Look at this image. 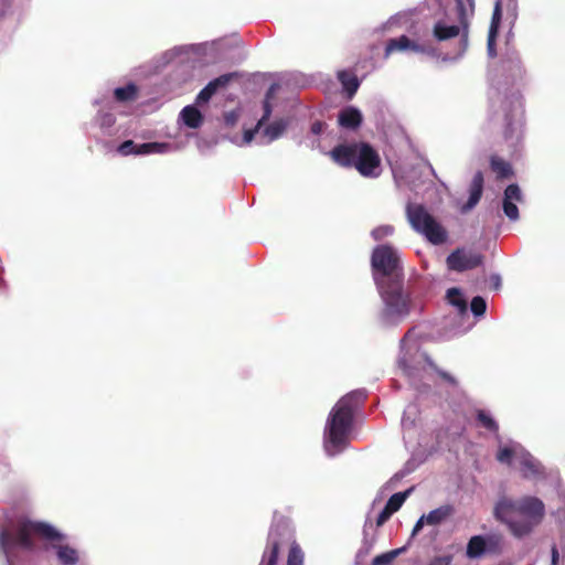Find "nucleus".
Here are the masks:
<instances>
[{"mask_svg":"<svg viewBox=\"0 0 565 565\" xmlns=\"http://www.w3.org/2000/svg\"><path fill=\"white\" fill-rule=\"evenodd\" d=\"M525 70L516 51H508L497 67L500 86L516 85L524 78ZM523 103L520 92L507 93L498 87L490 98L489 121L498 126L504 140L518 139L523 118Z\"/></svg>","mask_w":565,"mask_h":565,"instance_id":"nucleus-1","label":"nucleus"},{"mask_svg":"<svg viewBox=\"0 0 565 565\" xmlns=\"http://www.w3.org/2000/svg\"><path fill=\"white\" fill-rule=\"evenodd\" d=\"M65 534L46 522L21 518L17 520L11 530L1 532L0 544L4 553L9 554L14 547L35 552L39 550L38 541H42L45 543V551L55 550L62 565H76L79 561L78 551L65 544Z\"/></svg>","mask_w":565,"mask_h":565,"instance_id":"nucleus-2","label":"nucleus"},{"mask_svg":"<svg viewBox=\"0 0 565 565\" xmlns=\"http://www.w3.org/2000/svg\"><path fill=\"white\" fill-rule=\"evenodd\" d=\"M545 514L544 502L534 495L519 499L503 495L493 507L494 519L516 539L530 535L543 522Z\"/></svg>","mask_w":565,"mask_h":565,"instance_id":"nucleus-3","label":"nucleus"},{"mask_svg":"<svg viewBox=\"0 0 565 565\" xmlns=\"http://www.w3.org/2000/svg\"><path fill=\"white\" fill-rule=\"evenodd\" d=\"M366 399L364 390H356L341 397L330 412L327 423L328 441L335 448L343 446L353 424L354 412Z\"/></svg>","mask_w":565,"mask_h":565,"instance_id":"nucleus-4","label":"nucleus"},{"mask_svg":"<svg viewBox=\"0 0 565 565\" xmlns=\"http://www.w3.org/2000/svg\"><path fill=\"white\" fill-rule=\"evenodd\" d=\"M330 158L343 168H355L363 177H375L381 158L377 151L367 142H351L335 146L330 151Z\"/></svg>","mask_w":565,"mask_h":565,"instance_id":"nucleus-5","label":"nucleus"},{"mask_svg":"<svg viewBox=\"0 0 565 565\" xmlns=\"http://www.w3.org/2000/svg\"><path fill=\"white\" fill-rule=\"evenodd\" d=\"M371 267L376 286L394 281H404L401 256L397 249L391 245H379L373 249Z\"/></svg>","mask_w":565,"mask_h":565,"instance_id":"nucleus-6","label":"nucleus"},{"mask_svg":"<svg viewBox=\"0 0 565 565\" xmlns=\"http://www.w3.org/2000/svg\"><path fill=\"white\" fill-rule=\"evenodd\" d=\"M295 541V533L288 519L274 515L273 524L268 532L267 545L259 565H277L281 548L290 547Z\"/></svg>","mask_w":565,"mask_h":565,"instance_id":"nucleus-7","label":"nucleus"},{"mask_svg":"<svg viewBox=\"0 0 565 565\" xmlns=\"http://www.w3.org/2000/svg\"><path fill=\"white\" fill-rule=\"evenodd\" d=\"M406 213L412 227L423 234L430 243L439 245L446 242V230L422 204L409 203Z\"/></svg>","mask_w":565,"mask_h":565,"instance_id":"nucleus-8","label":"nucleus"},{"mask_svg":"<svg viewBox=\"0 0 565 565\" xmlns=\"http://www.w3.org/2000/svg\"><path fill=\"white\" fill-rule=\"evenodd\" d=\"M404 281H394L376 286L384 301V316L404 318L411 312V298L404 292Z\"/></svg>","mask_w":565,"mask_h":565,"instance_id":"nucleus-9","label":"nucleus"},{"mask_svg":"<svg viewBox=\"0 0 565 565\" xmlns=\"http://www.w3.org/2000/svg\"><path fill=\"white\" fill-rule=\"evenodd\" d=\"M504 548V536L500 532L487 535H473L469 539L466 555L470 559L482 557L484 554L501 555Z\"/></svg>","mask_w":565,"mask_h":565,"instance_id":"nucleus-10","label":"nucleus"},{"mask_svg":"<svg viewBox=\"0 0 565 565\" xmlns=\"http://www.w3.org/2000/svg\"><path fill=\"white\" fill-rule=\"evenodd\" d=\"M457 3V11L460 14V24L447 25L444 21H438L435 23L433 28V35L439 42L447 41L458 35H461L460 42L463 46V50H466L468 45V22L465 18L466 9L463 2Z\"/></svg>","mask_w":565,"mask_h":565,"instance_id":"nucleus-11","label":"nucleus"},{"mask_svg":"<svg viewBox=\"0 0 565 565\" xmlns=\"http://www.w3.org/2000/svg\"><path fill=\"white\" fill-rule=\"evenodd\" d=\"M483 255L466 248H457L447 259V267L454 271H466L479 267L483 263Z\"/></svg>","mask_w":565,"mask_h":565,"instance_id":"nucleus-12","label":"nucleus"},{"mask_svg":"<svg viewBox=\"0 0 565 565\" xmlns=\"http://www.w3.org/2000/svg\"><path fill=\"white\" fill-rule=\"evenodd\" d=\"M412 51L415 53H423L433 55L435 50L430 45L419 44L415 41H412L407 35H401L398 38L390 39L386 42L384 56L388 57L391 54L395 52H404Z\"/></svg>","mask_w":565,"mask_h":565,"instance_id":"nucleus-13","label":"nucleus"},{"mask_svg":"<svg viewBox=\"0 0 565 565\" xmlns=\"http://www.w3.org/2000/svg\"><path fill=\"white\" fill-rule=\"evenodd\" d=\"M520 470L524 479L545 478L544 466L529 452L521 456Z\"/></svg>","mask_w":565,"mask_h":565,"instance_id":"nucleus-14","label":"nucleus"},{"mask_svg":"<svg viewBox=\"0 0 565 565\" xmlns=\"http://www.w3.org/2000/svg\"><path fill=\"white\" fill-rule=\"evenodd\" d=\"M483 173L477 171L472 178L469 186V199L462 206V212H468L473 209L480 201L483 192Z\"/></svg>","mask_w":565,"mask_h":565,"instance_id":"nucleus-15","label":"nucleus"},{"mask_svg":"<svg viewBox=\"0 0 565 565\" xmlns=\"http://www.w3.org/2000/svg\"><path fill=\"white\" fill-rule=\"evenodd\" d=\"M339 125L347 129H356L362 124V114L354 107H347L340 111Z\"/></svg>","mask_w":565,"mask_h":565,"instance_id":"nucleus-16","label":"nucleus"},{"mask_svg":"<svg viewBox=\"0 0 565 565\" xmlns=\"http://www.w3.org/2000/svg\"><path fill=\"white\" fill-rule=\"evenodd\" d=\"M490 168L499 180L510 179L514 174L511 163L495 154L490 157Z\"/></svg>","mask_w":565,"mask_h":565,"instance_id":"nucleus-17","label":"nucleus"},{"mask_svg":"<svg viewBox=\"0 0 565 565\" xmlns=\"http://www.w3.org/2000/svg\"><path fill=\"white\" fill-rule=\"evenodd\" d=\"M181 118L185 126L189 128H199L203 122V116L201 111L194 106H185L181 110Z\"/></svg>","mask_w":565,"mask_h":565,"instance_id":"nucleus-18","label":"nucleus"},{"mask_svg":"<svg viewBox=\"0 0 565 565\" xmlns=\"http://www.w3.org/2000/svg\"><path fill=\"white\" fill-rule=\"evenodd\" d=\"M454 513V508L450 504L441 505L435 510H431L425 515L426 524L438 525L443 523L447 518Z\"/></svg>","mask_w":565,"mask_h":565,"instance_id":"nucleus-19","label":"nucleus"},{"mask_svg":"<svg viewBox=\"0 0 565 565\" xmlns=\"http://www.w3.org/2000/svg\"><path fill=\"white\" fill-rule=\"evenodd\" d=\"M338 79L342 84L344 90L348 93L349 98H351L356 93L360 86L358 77L348 71H340L338 73Z\"/></svg>","mask_w":565,"mask_h":565,"instance_id":"nucleus-20","label":"nucleus"},{"mask_svg":"<svg viewBox=\"0 0 565 565\" xmlns=\"http://www.w3.org/2000/svg\"><path fill=\"white\" fill-rule=\"evenodd\" d=\"M412 491H413V488H409L403 492L394 493L387 500L385 507L388 508V510L394 514L402 508L403 503L408 498V495L411 494Z\"/></svg>","mask_w":565,"mask_h":565,"instance_id":"nucleus-21","label":"nucleus"},{"mask_svg":"<svg viewBox=\"0 0 565 565\" xmlns=\"http://www.w3.org/2000/svg\"><path fill=\"white\" fill-rule=\"evenodd\" d=\"M137 86L135 84H128L125 87H118L114 92V96L118 102H130L137 97Z\"/></svg>","mask_w":565,"mask_h":565,"instance_id":"nucleus-22","label":"nucleus"},{"mask_svg":"<svg viewBox=\"0 0 565 565\" xmlns=\"http://www.w3.org/2000/svg\"><path fill=\"white\" fill-rule=\"evenodd\" d=\"M168 149L167 143L146 142L136 146L135 154L162 153Z\"/></svg>","mask_w":565,"mask_h":565,"instance_id":"nucleus-23","label":"nucleus"},{"mask_svg":"<svg viewBox=\"0 0 565 565\" xmlns=\"http://www.w3.org/2000/svg\"><path fill=\"white\" fill-rule=\"evenodd\" d=\"M447 299L449 303L458 308L460 312H465L467 310V302L458 288L448 289Z\"/></svg>","mask_w":565,"mask_h":565,"instance_id":"nucleus-24","label":"nucleus"},{"mask_svg":"<svg viewBox=\"0 0 565 565\" xmlns=\"http://www.w3.org/2000/svg\"><path fill=\"white\" fill-rule=\"evenodd\" d=\"M477 419H478L479 424L487 430H489L491 433L499 431L498 423L486 411L478 409L477 411Z\"/></svg>","mask_w":565,"mask_h":565,"instance_id":"nucleus-25","label":"nucleus"},{"mask_svg":"<svg viewBox=\"0 0 565 565\" xmlns=\"http://www.w3.org/2000/svg\"><path fill=\"white\" fill-rule=\"evenodd\" d=\"M285 129L286 124L282 120H277L266 127L265 135L268 137L269 141H271L280 137Z\"/></svg>","mask_w":565,"mask_h":565,"instance_id":"nucleus-26","label":"nucleus"},{"mask_svg":"<svg viewBox=\"0 0 565 565\" xmlns=\"http://www.w3.org/2000/svg\"><path fill=\"white\" fill-rule=\"evenodd\" d=\"M303 554L297 543H292L288 551L287 565H302Z\"/></svg>","mask_w":565,"mask_h":565,"instance_id":"nucleus-27","label":"nucleus"},{"mask_svg":"<svg viewBox=\"0 0 565 565\" xmlns=\"http://www.w3.org/2000/svg\"><path fill=\"white\" fill-rule=\"evenodd\" d=\"M501 3L502 2H495L494 9H493L491 23H490V28H489V32H491L492 34L499 32V28H500V23H501V19H502Z\"/></svg>","mask_w":565,"mask_h":565,"instance_id":"nucleus-28","label":"nucleus"},{"mask_svg":"<svg viewBox=\"0 0 565 565\" xmlns=\"http://www.w3.org/2000/svg\"><path fill=\"white\" fill-rule=\"evenodd\" d=\"M401 550H392L390 552L375 556L372 561V565H388L399 554Z\"/></svg>","mask_w":565,"mask_h":565,"instance_id":"nucleus-29","label":"nucleus"},{"mask_svg":"<svg viewBox=\"0 0 565 565\" xmlns=\"http://www.w3.org/2000/svg\"><path fill=\"white\" fill-rule=\"evenodd\" d=\"M503 200L512 201V202H521L522 193L518 184H509L504 190Z\"/></svg>","mask_w":565,"mask_h":565,"instance_id":"nucleus-30","label":"nucleus"},{"mask_svg":"<svg viewBox=\"0 0 565 565\" xmlns=\"http://www.w3.org/2000/svg\"><path fill=\"white\" fill-rule=\"evenodd\" d=\"M394 233V227L392 225H381L375 227L371 235L375 241H382L383 238L392 235Z\"/></svg>","mask_w":565,"mask_h":565,"instance_id":"nucleus-31","label":"nucleus"},{"mask_svg":"<svg viewBox=\"0 0 565 565\" xmlns=\"http://www.w3.org/2000/svg\"><path fill=\"white\" fill-rule=\"evenodd\" d=\"M470 308L475 316H482L487 310L486 300L480 296H476L471 300Z\"/></svg>","mask_w":565,"mask_h":565,"instance_id":"nucleus-32","label":"nucleus"},{"mask_svg":"<svg viewBox=\"0 0 565 565\" xmlns=\"http://www.w3.org/2000/svg\"><path fill=\"white\" fill-rule=\"evenodd\" d=\"M503 212L511 221H516L519 218V209L512 201L503 200Z\"/></svg>","mask_w":565,"mask_h":565,"instance_id":"nucleus-33","label":"nucleus"},{"mask_svg":"<svg viewBox=\"0 0 565 565\" xmlns=\"http://www.w3.org/2000/svg\"><path fill=\"white\" fill-rule=\"evenodd\" d=\"M513 455H514L513 449H511L509 447H503V448L499 449V451L497 454V460L502 462V463L510 465L511 460L513 458Z\"/></svg>","mask_w":565,"mask_h":565,"instance_id":"nucleus-34","label":"nucleus"},{"mask_svg":"<svg viewBox=\"0 0 565 565\" xmlns=\"http://www.w3.org/2000/svg\"><path fill=\"white\" fill-rule=\"evenodd\" d=\"M236 73H227L223 74L216 78L213 79L214 84L217 86V88H224L228 85V83L236 77Z\"/></svg>","mask_w":565,"mask_h":565,"instance_id":"nucleus-35","label":"nucleus"},{"mask_svg":"<svg viewBox=\"0 0 565 565\" xmlns=\"http://www.w3.org/2000/svg\"><path fill=\"white\" fill-rule=\"evenodd\" d=\"M136 146L132 140H126L118 147V151L122 156L135 154Z\"/></svg>","mask_w":565,"mask_h":565,"instance_id":"nucleus-36","label":"nucleus"},{"mask_svg":"<svg viewBox=\"0 0 565 565\" xmlns=\"http://www.w3.org/2000/svg\"><path fill=\"white\" fill-rule=\"evenodd\" d=\"M271 105L269 100H264V115L257 122V128H260L270 117Z\"/></svg>","mask_w":565,"mask_h":565,"instance_id":"nucleus-37","label":"nucleus"},{"mask_svg":"<svg viewBox=\"0 0 565 565\" xmlns=\"http://www.w3.org/2000/svg\"><path fill=\"white\" fill-rule=\"evenodd\" d=\"M392 515L393 513L388 510V508L384 507V509L381 511L376 519V526H382L386 521L390 520Z\"/></svg>","mask_w":565,"mask_h":565,"instance_id":"nucleus-38","label":"nucleus"},{"mask_svg":"<svg viewBox=\"0 0 565 565\" xmlns=\"http://www.w3.org/2000/svg\"><path fill=\"white\" fill-rule=\"evenodd\" d=\"M452 562L451 555H443L434 557L428 565H450Z\"/></svg>","mask_w":565,"mask_h":565,"instance_id":"nucleus-39","label":"nucleus"},{"mask_svg":"<svg viewBox=\"0 0 565 565\" xmlns=\"http://www.w3.org/2000/svg\"><path fill=\"white\" fill-rule=\"evenodd\" d=\"M498 33H488V53L491 57L495 56V40H497Z\"/></svg>","mask_w":565,"mask_h":565,"instance_id":"nucleus-40","label":"nucleus"},{"mask_svg":"<svg viewBox=\"0 0 565 565\" xmlns=\"http://www.w3.org/2000/svg\"><path fill=\"white\" fill-rule=\"evenodd\" d=\"M212 96H213L212 92L207 87H204L199 93V95L196 97V103L198 104L207 103L212 98Z\"/></svg>","mask_w":565,"mask_h":565,"instance_id":"nucleus-41","label":"nucleus"},{"mask_svg":"<svg viewBox=\"0 0 565 565\" xmlns=\"http://www.w3.org/2000/svg\"><path fill=\"white\" fill-rule=\"evenodd\" d=\"M437 373L443 380L448 382L450 385L456 386L458 384L457 380L449 373L441 370H438Z\"/></svg>","mask_w":565,"mask_h":565,"instance_id":"nucleus-42","label":"nucleus"},{"mask_svg":"<svg viewBox=\"0 0 565 565\" xmlns=\"http://www.w3.org/2000/svg\"><path fill=\"white\" fill-rule=\"evenodd\" d=\"M259 128L257 126L254 129H248L244 132V141L250 142L254 139L255 134L258 131Z\"/></svg>","mask_w":565,"mask_h":565,"instance_id":"nucleus-43","label":"nucleus"},{"mask_svg":"<svg viewBox=\"0 0 565 565\" xmlns=\"http://www.w3.org/2000/svg\"><path fill=\"white\" fill-rule=\"evenodd\" d=\"M425 523H426L425 515H422L419 518V520L416 522V524L414 525L413 535H416L423 529Z\"/></svg>","mask_w":565,"mask_h":565,"instance_id":"nucleus-44","label":"nucleus"},{"mask_svg":"<svg viewBox=\"0 0 565 565\" xmlns=\"http://www.w3.org/2000/svg\"><path fill=\"white\" fill-rule=\"evenodd\" d=\"M552 565H558L559 563V553H558V550L555 545L552 546Z\"/></svg>","mask_w":565,"mask_h":565,"instance_id":"nucleus-45","label":"nucleus"},{"mask_svg":"<svg viewBox=\"0 0 565 565\" xmlns=\"http://www.w3.org/2000/svg\"><path fill=\"white\" fill-rule=\"evenodd\" d=\"M279 88V85L274 83L270 85V87L268 88L267 93H266V100H270V98H273V96L275 95V93L277 92V89Z\"/></svg>","mask_w":565,"mask_h":565,"instance_id":"nucleus-46","label":"nucleus"},{"mask_svg":"<svg viewBox=\"0 0 565 565\" xmlns=\"http://www.w3.org/2000/svg\"><path fill=\"white\" fill-rule=\"evenodd\" d=\"M311 131L315 135H319L322 131V122H320V121L313 122L311 126Z\"/></svg>","mask_w":565,"mask_h":565,"instance_id":"nucleus-47","label":"nucleus"},{"mask_svg":"<svg viewBox=\"0 0 565 565\" xmlns=\"http://www.w3.org/2000/svg\"><path fill=\"white\" fill-rule=\"evenodd\" d=\"M225 121H226V124H227V125L233 126V125L235 124V121H236V116H235V114H234V113L227 114V115L225 116Z\"/></svg>","mask_w":565,"mask_h":565,"instance_id":"nucleus-48","label":"nucleus"},{"mask_svg":"<svg viewBox=\"0 0 565 565\" xmlns=\"http://www.w3.org/2000/svg\"><path fill=\"white\" fill-rule=\"evenodd\" d=\"M205 87H207L213 95L218 90L217 86L214 84L213 81H211Z\"/></svg>","mask_w":565,"mask_h":565,"instance_id":"nucleus-49","label":"nucleus"},{"mask_svg":"<svg viewBox=\"0 0 565 565\" xmlns=\"http://www.w3.org/2000/svg\"><path fill=\"white\" fill-rule=\"evenodd\" d=\"M494 278L497 280V281H494V285H495V287H498L500 285V278H499V276H495Z\"/></svg>","mask_w":565,"mask_h":565,"instance_id":"nucleus-50","label":"nucleus"},{"mask_svg":"<svg viewBox=\"0 0 565 565\" xmlns=\"http://www.w3.org/2000/svg\"><path fill=\"white\" fill-rule=\"evenodd\" d=\"M563 558H565V552H564Z\"/></svg>","mask_w":565,"mask_h":565,"instance_id":"nucleus-51","label":"nucleus"}]
</instances>
